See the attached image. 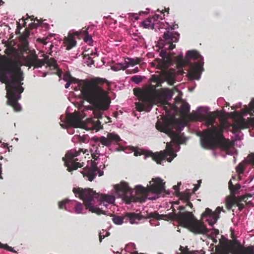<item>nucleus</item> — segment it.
<instances>
[{
    "mask_svg": "<svg viewBox=\"0 0 254 254\" xmlns=\"http://www.w3.org/2000/svg\"><path fill=\"white\" fill-rule=\"evenodd\" d=\"M66 83L65 85V88H68L70 85L72 86V84L73 83V81H66Z\"/></svg>",
    "mask_w": 254,
    "mask_h": 254,
    "instance_id": "obj_48",
    "label": "nucleus"
},
{
    "mask_svg": "<svg viewBox=\"0 0 254 254\" xmlns=\"http://www.w3.org/2000/svg\"><path fill=\"white\" fill-rule=\"evenodd\" d=\"M109 235V233L105 230H103L102 232H100L99 233V239L100 241L101 242L102 240Z\"/></svg>",
    "mask_w": 254,
    "mask_h": 254,
    "instance_id": "obj_39",
    "label": "nucleus"
},
{
    "mask_svg": "<svg viewBox=\"0 0 254 254\" xmlns=\"http://www.w3.org/2000/svg\"><path fill=\"white\" fill-rule=\"evenodd\" d=\"M127 14L129 15V17L131 19V20H133V19L137 20L138 19V16L137 13H128Z\"/></svg>",
    "mask_w": 254,
    "mask_h": 254,
    "instance_id": "obj_40",
    "label": "nucleus"
},
{
    "mask_svg": "<svg viewBox=\"0 0 254 254\" xmlns=\"http://www.w3.org/2000/svg\"><path fill=\"white\" fill-rule=\"evenodd\" d=\"M47 64L50 67H53L54 69H56L57 68V62L55 60L53 59H51L48 60L47 62Z\"/></svg>",
    "mask_w": 254,
    "mask_h": 254,
    "instance_id": "obj_36",
    "label": "nucleus"
},
{
    "mask_svg": "<svg viewBox=\"0 0 254 254\" xmlns=\"http://www.w3.org/2000/svg\"><path fill=\"white\" fill-rule=\"evenodd\" d=\"M178 27L177 24L173 26L168 25L167 29H168L164 32L163 38L164 39L165 44L163 46L164 50H162L159 56L163 59H165L167 57V50H172L175 48V45L173 44V42H177L179 39L180 34L177 32L170 31Z\"/></svg>",
    "mask_w": 254,
    "mask_h": 254,
    "instance_id": "obj_11",
    "label": "nucleus"
},
{
    "mask_svg": "<svg viewBox=\"0 0 254 254\" xmlns=\"http://www.w3.org/2000/svg\"><path fill=\"white\" fill-rule=\"evenodd\" d=\"M178 64L184 66L186 64L189 67V74L193 79H200L203 70V58L196 51H188L185 59H183V55L181 53L176 58Z\"/></svg>",
    "mask_w": 254,
    "mask_h": 254,
    "instance_id": "obj_10",
    "label": "nucleus"
},
{
    "mask_svg": "<svg viewBox=\"0 0 254 254\" xmlns=\"http://www.w3.org/2000/svg\"><path fill=\"white\" fill-rule=\"evenodd\" d=\"M71 88L80 91L79 95L96 108L93 112L94 116L101 118L103 112L108 109L111 102L108 92L95 83L77 79L73 81Z\"/></svg>",
    "mask_w": 254,
    "mask_h": 254,
    "instance_id": "obj_5",
    "label": "nucleus"
},
{
    "mask_svg": "<svg viewBox=\"0 0 254 254\" xmlns=\"http://www.w3.org/2000/svg\"><path fill=\"white\" fill-rule=\"evenodd\" d=\"M98 55L99 54L97 52V51H95L94 52H92L90 54L91 56H89L88 55L84 56L83 58L84 63L86 64L88 66L93 64H94V60H93V58H94L95 56H98Z\"/></svg>",
    "mask_w": 254,
    "mask_h": 254,
    "instance_id": "obj_25",
    "label": "nucleus"
},
{
    "mask_svg": "<svg viewBox=\"0 0 254 254\" xmlns=\"http://www.w3.org/2000/svg\"><path fill=\"white\" fill-rule=\"evenodd\" d=\"M185 126L183 121L175 117L165 119L162 122L158 121L156 123V128L165 132L171 139V142L167 143L166 149L156 153H151L152 159L157 164L163 165L166 160L171 162L176 157V152L180 149L179 144L186 141V139L181 133Z\"/></svg>",
    "mask_w": 254,
    "mask_h": 254,
    "instance_id": "obj_2",
    "label": "nucleus"
},
{
    "mask_svg": "<svg viewBox=\"0 0 254 254\" xmlns=\"http://www.w3.org/2000/svg\"><path fill=\"white\" fill-rule=\"evenodd\" d=\"M85 136L84 135L81 136L79 134H75L74 135V136L72 138V141L73 142H76L78 141H82V142H85Z\"/></svg>",
    "mask_w": 254,
    "mask_h": 254,
    "instance_id": "obj_32",
    "label": "nucleus"
},
{
    "mask_svg": "<svg viewBox=\"0 0 254 254\" xmlns=\"http://www.w3.org/2000/svg\"><path fill=\"white\" fill-rule=\"evenodd\" d=\"M0 248H3L4 249H5L8 251L12 252L14 253H16L17 252L13 250V248H12L11 247H9L7 244H2L0 242Z\"/></svg>",
    "mask_w": 254,
    "mask_h": 254,
    "instance_id": "obj_38",
    "label": "nucleus"
},
{
    "mask_svg": "<svg viewBox=\"0 0 254 254\" xmlns=\"http://www.w3.org/2000/svg\"><path fill=\"white\" fill-rule=\"evenodd\" d=\"M139 220V216L134 213H127L125 214V222L129 221L131 224H135L137 223Z\"/></svg>",
    "mask_w": 254,
    "mask_h": 254,
    "instance_id": "obj_22",
    "label": "nucleus"
},
{
    "mask_svg": "<svg viewBox=\"0 0 254 254\" xmlns=\"http://www.w3.org/2000/svg\"><path fill=\"white\" fill-rule=\"evenodd\" d=\"M242 106V103H239L238 105H237L235 107H232V109L234 110L236 108H239V107H240L241 106Z\"/></svg>",
    "mask_w": 254,
    "mask_h": 254,
    "instance_id": "obj_52",
    "label": "nucleus"
},
{
    "mask_svg": "<svg viewBox=\"0 0 254 254\" xmlns=\"http://www.w3.org/2000/svg\"><path fill=\"white\" fill-rule=\"evenodd\" d=\"M115 150H117V151H120V150H124V148L122 147H119L118 148H116Z\"/></svg>",
    "mask_w": 254,
    "mask_h": 254,
    "instance_id": "obj_56",
    "label": "nucleus"
},
{
    "mask_svg": "<svg viewBox=\"0 0 254 254\" xmlns=\"http://www.w3.org/2000/svg\"><path fill=\"white\" fill-rule=\"evenodd\" d=\"M174 219L177 221L180 226L188 228L195 234H207L209 232L213 242H217L215 237L219 234V230L215 229H208L201 221L196 219L193 214L189 211L178 212L173 214Z\"/></svg>",
    "mask_w": 254,
    "mask_h": 254,
    "instance_id": "obj_8",
    "label": "nucleus"
},
{
    "mask_svg": "<svg viewBox=\"0 0 254 254\" xmlns=\"http://www.w3.org/2000/svg\"><path fill=\"white\" fill-rule=\"evenodd\" d=\"M147 13V12H144V11H140L139 12V14H146Z\"/></svg>",
    "mask_w": 254,
    "mask_h": 254,
    "instance_id": "obj_60",
    "label": "nucleus"
},
{
    "mask_svg": "<svg viewBox=\"0 0 254 254\" xmlns=\"http://www.w3.org/2000/svg\"><path fill=\"white\" fill-rule=\"evenodd\" d=\"M254 98H253L250 103L249 107L247 106H245V108L243 112V115L244 116L247 115H250L251 116H254ZM251 123L253 126H254V117L252 118Z\"/></svg>",
    "mask_w": 254,
    "mask_h": 254,
    "instance_id": "obj_20",
    "label": "nucleus"
},
{
    "mask_svg": "<svg viewBox=\"0 0 254 254\" xmlns=\"http://www.w3.org/2000/svg\"><path fill=\"white\" fill-rule=\"evenodd\" d=\"M188 204L190 206H192V203H191L190 202H188Z\"/></svg>",
    "mask_w": 254,
    "mask_h": 254,
    "instance_id": "obj_61",
    "label": "nucleus"
},
{
    "mask_svg": "<svg viewBox=\"0 0 254 254\" xmlns=\"http://www.w3.org/2000/svg\"><path fill=\"white\" fill-rule=\"evenodd\" d=\"M44 65V64L41 62V61H37L35 62V63H34V66L35 67H41L43 65Z\"/></svg>",
    "mask_w": 254,
    "mask_h": 254,
    "instance_id": "obj_44",
    "label": "nucleus"
},
{
    "mask_svg": "<svg viewBox=\"0 0 254 254\" xmlns=\"http://www.w3.org/2000/svg\"><path fill=\"white\" fill-rule=\"evenodd\" d=\"M36 20L38 22L37 23H31L29 24V26L32 28H37L40 25H42L43 28L48 29L49 28V25L46 23H41L40 20L37 18Z\"/></svg>",
    "mask_w": 254,
    "mask_h": 254,
    "instance_id": "obj_31",
    "label": "nucleus"
},
{
    "mask_svg": "<svg viewBox=\"0 0 254 254\" xmlns=\"http://www.w3.org/2000/svg\"><path fill=\"white\" fill-rule=\"evenodd\" d=\"M113 222L116 225H121L125 221V215L124 216L113 215L112 217Z\"/></svg>",
    "mask_w": 254,
    "mask_h": 254,
    "instance_id": "obj_27",
    "label": "nucleus"
},
{
    "mask_svg": "<svg viewBox=\"0 0 254 254\" xmlns=\"http://www.w3.org/2000/svg\"><path fill=\"white\" fill-rule=\"evenodd\" d=\"M229 189L231 191L233 190V188H234V185H233L232 182V179L229 182Z\"/></svg>",
    "mask_w": 254,
    "mask_h": 254,
    "instance_id": "obj_47",
    "label": "nucleus"
},
{
    "mask_svg": "<svg viewBox=\"0 0 254 254\" xmlns=\"http://www.w3.org/2000/svg\"><path fill=\"white\" fill-rule=\"evenodd\" d=\"M238 206L239 207V209L240 211L242 210L244 207V205L243 203H238Z\"/></svg>",
    "mask_w": 254,
    "mask_h": 254,
    "instance_id": "obj_50",
    "label": "nucleus"
},
{
    "mask_svg": "<svg viewBox=\"0 0 254 254\" xmlns=\"http://www.w3.org/2000/svg\"><path fill=\"white\" fill-rule=\"evenodd\" d=\"M92 140L95 144L91 148L90 151L92 158L97 162H91L89 165H87L82 172L83 176L87 177L90 181H92L97 174L99 176L103 175V171L101 169L103 170L105 168L107 161V156L105 155V147L109 148L112 143L119 145V142L122 141L120 137L114 132L108 133L106 137L94 136Z\"/></svg>",
    "mask_w": 254,
    "mask_h": 254,
    "instance_id": "obj_4",
    "label": "nucleus"
},
{
    "mask_svg": "<svg viewBox=\"0 0 254 254\" xmlns=\"http://www.w3.org/2000/svg\"><path fill=\"white\" fill-rule=\"evenodd\" d=\"M198 187H199V186H195V187H194V189H193V192H195V191H196V190H197L198 189Z\"/></svg>",
    "mask_w": 254,
    "mask_h": 254,
    "instance_id": "obj_55",
    "label": "nucleus"
},
{
    "mask_svg": "<svg viewBox=\"0 0 254 254\" xmlns=\"http://www.w3.org/2000/svg\"><path fill=\"white\" fill-rule=\"evenodd\" d=\"M83 33L85 34V36L84 37V41L88 43L89 44H90L91 43L93 42L92 38L91 35H89L87 30H83L82 31Z\"/></svg>",
    "mask_w": 254,
    "mask_h": 254,
    "instance_id": "obj_33",
    "label": "nucleus"
},
{
    "mask_svg": "<svg viewBox=\"0 0 254 254\" xmlns=\"http://www.w3.org/2000/svg\"><path fill=\"white\" fill-rule=\"evenodd\" d=\"M73 192L75 196H78L84 202L86 210H89L97 214H105V211L93 204L95 199H97L99 202V205L104 206L106 208L109 204H113L115 200L113 195L107 194H100L96 193L90 189L74 188Z\"/></svg>",
    "mask_w": 254,
    "mask_h": 254,
    "instance_id": "obj_7",
    "label": "nucleus"
},
{
    "mask_svg": "<svg viewBox=\"0 0 254 254\" xmlns=\"http://www.w3.org/2000/svg\"><path fill=\"white\" fill-rule=\"evenodd\" d=\"M179 186H174L173 187V189L175 190L176 192H178L179 191Z\"/></svg>",
    "mask_w": 254,
    "mask_h": 254,
    "instance_id": "obj_53",
    "label": "nucleus"
},
{
    "mask_svg": "<svg viewBox=\"0 0 254 254\" xmlns=\"http://www.w3.org/2000/svg\"><path fill=\"white\" fill-rule=\"evenodd\" d=\"M221 211H224L222 207H218L215 211L207 208L202 214V217L206 219L209 225L213 226L219 218V214Z\"/></svg>",
    "mask_w": 254,
    "mask_h": 254,
    "instance_id": "obj_13",
    "label": "nucleus"
},
{
    "mask_svg": "<svg viewBox=\"0 0 254 254\" xmlns=\"http://www.w3.org/2000/svg\"><path fill=\"white\" fill-rule=\"evenodd\" d=\"M165 14H163L162 11H160V14H155L152 18H148L146 20H144L142 23V25L144 28L155 29L157 28L159 30L162 27H160V25H158L157 23H155V21H157L159 19H162L164 17Z\"/></svg>",
    "mask_w": 254,
    "mask_h": 254,
    "instance_id": "obj_14",
    "label": "nucleus"
},
{
    "mask_svg": "<svg viewBox=\"0 0 254 254\" xmlns=\"http://www.w3.org/2000/svg\"><path fill=\"white\" fill-rule=\"evenodd\" d=\"M126 69L124 62L122 63H116L111 66V69L115 71H117L121 69L125 70Z\"/></svg>",
    "mask_w": 254,
    "mask_h": 254,
    "instance_id": "obj_29",
    "label": "nucleus"
},
{
    "mask_svg": "<svg viewBox=\"0 0 254 254\" xmlns=\"http://www.w3.org/2000/svg\"><path fill=\"white\" fill-rule=\"evenodd\" d=\"M152 107L151 101L147 98H144L141 102L135 103V108L139 112L143 111L149 112Z\"/></svg>",
    "mask_w": 254,
    "mask_h": 254,
    "instance_id": "obj_16",
    "label": "nucleus"
},
{
    "mask_svg": "<svg viewBox=\"0 0 254 254\" xmlns=\"http://www.w3.org/2000/svg\"><path fill=\"white\" fill-rule=\"evenodd\" d=\"M121 16L122 17H124L126 16V15L125 14H123L122 15H121Z\"/></svg>",
    "mask_w": 254,
    "mask_h": 254,
    "instance_id": "obj_63",
    "label": "nucleus"
},
{
    "mask_svg": "<svg viewBox=\"0 0 254 254\" xmlns=\"http://www.w3.org/2000/svg\"><path fill=\"white\" fill-rule=\"evenodd\" d=\"M22 19V21L23 22V24L22 26H21V25L19 22H17V29H16L17 31V30L19 31L23 27H25L26 25V22L25 21L26 19H24V18H23Z\"/></svg>",
    "mask_w": 254,
    "mask_h": 254,
    "instance_id": "obj_43",
    "label": "nucleus"
},
{
    "mask_svg": "<svg viewBox=\"0 0 254 254\" xmlns=\"http://www.w3.org/2000/svg\"><path fill=\"white\" fill-rule=\"evenodd\" d=\"M248 161L251 163L254 167V153L250 155L248 157Z\"/></svg>",
    "mask_w": 254,
    "mask_h": 254,
    "instance_id": "obj_41",
    "label": "nucleus"
},
{
    "mask_svg": "<svg viewBox=\"0 0 254 254\" xmlns=\"http://www.w3.org/2000/svg\"><path fill=\"white\" fill-rule=\"evenodd\" d=\"M245 162H241L240 163L236 168V172L238 174V177L239 179H241V175L243 174L244 173Z\"/></svg>",
    "mask_w": 254,
    "mask_h": 254,
    "instance_id": "obj_30",
    "label": "nucleus"
},
{
    "mask_svg": "<svg viewBox=\"0 0 254 254\" xmlns=\"http://www.w3.org/2000/svg\"><path fill=\"white\" fill-rule=\"evenodd\" d=\"M150 224L151 225L157 226L159 225V222L155 220L153 222H150Z\"/></svg>",
    "mask_w": 254,
    "mask_h": 254,
    "instance_id": "obj_51",
    "label": "nucleus"
},
{
    "mask_svg": "<svg viewBox=\"0 0 254 254\" xmlns=\"http://www.w3.org/2000/svg\"><path fill=\"white\" fill-rule=\"evenodd\" d=\"M189 195H185L184 196V199H186L187 201H188L189 199Z\"/></svg>",
    "mask_w": 254,
    "mask_h": 254,
    "instance_id": "obj_54",
    "label": "nucleus"
},
{
    "mask_svg": "<svg viewBox=\"0 0 254 254\" xmlns=\"http://www.w3.org/2000/svg\"><path fill=\"white\" fill-rule=\"evenodd\" d=\"M81 151H83V149H80L79 151L71 149L66 153L64 157L63 158L64 165L67 168V170L68 172H71L83 166V163L78 162V159L76 158L79 155Z\"/></svg>",
    "mask_w": 254,
    "mask_h": 254,
    "instance_id": "obj_12",
    "label": "nucleus"
},
{
    "mask_svg": "<svg viewBox=\"0 0 254 254\" xmlns=\"http://www.w3.org/2000/svg\"><path fill=\"white\" fill-rule=\"evenodd\" d=\"M207 107L200 106L197 108L194 116L196 120L203 122L208 127L203 131H199L197 135L200 136L202 146L205 148L214 149L216 147H224L226 140L222 133V128L216 123L217 115L209 111Z\"/></svg>",
    "mask_w": 254,
    "mask_h": 254,
    "instance_id": "obj_3",
    "label": "nucleus"
},
{
    "mask_svg": "<svg viewBox=\"0 0 254 254\" xmlns=\"http://www.w3.org/2000/svg\"><path fill=\"white\" fill-rule=\"evenodd\" d=\"M176 72L174 69H170L164 73L165 80L170 85H173L175 82Z\"/></svg>",
    "mask_w": 254,
    "mask_h": 254,
    "instance_id": "obj_19",
    "label": "nucleus"
},
{
    "mask_svg": "<svg viewBox=\"0 0 254 254\" xmlns=\"http://www.w3.org/2000/svg\"><path fill=\"white\" fill-rule=\"evenodd\" d=\"M1 164L0 163V179L2 178L1 176Z\"/></svg>",
    "mask_w": 254,
    "mask_h": 254,
    "instance_id": "obj_58",
    "label": "nucleus"
},
{
    "mask_svg": "<svg viewBox=\"0 0 254 254\" xmlns=\"http://www.w3.org/2000/svg\"><path fill=\"white\" fill-rule=\"evenodd\" d=\"M141 60L138 58H127L125 59L124 64L125 68H127L129 66H133L135 65L138 64L140 63Z\"/></svg>",
    "mask_w": 254,
    "mask_h": 254,
    "instance_id": "obj_23",
    "label": "nucleus"
},
{
    "mask_svg": "<svg viewBox=\"0 0 254 254\" xmlns=\"http://www.w3.org/2000/svg\"><path fill=\"white\" fill-rule=\"evenodd\" d=\"M79 36V33L78 32L70 31L68 36L64 37L63 44L66 50H69L76 46L75 36L78 37Z\"/></svg>",
    "mask_w": 254,
    "mask_h": 254,
    "instance_id": "obj_15",
    "label": "nucleus"
},
{
    "mask_svg": "<svg viewBox=\"0 0 254 254\" xmlns=\"http://www.w3.org/2000/svg\"><path fill=\"white\" fill-rule=\"evenodd\" d=\"M223 102H225V103L226 104V106H229V104L228 103L225 102L223 98H219L217 100V103H218V104H220L222 103Z\"/></svg>",
    "mask_w": 254,
    "mask_h": 254,
    "instance_id": "obj_46",
    "label": "nucleus"
},
{
    "mask_svg": "<svg viewBox=\"0 0 254 254\" xmlns=\"http://www.w3.org/2000/svg\"><path fill=\"white\" fill-rule=\"evenodd\" d=\"M244 127V124L241 122H237L232 125V132L235 135L236 139H241L242 134L241 129Z\"/></svg>",
    "mask_w": 254,
    "mask_h": 254,
    "instance_id": "obj_18",
    "label": "nucleus"
},
{
    "mask_svg": "<svg viewBox=\"0 0 254 254\" xmlns=\"http://www.w3.org/2000/svg\"><path fill=\"white\" fill-rule=\"evenodd\" d=\"M130 246L132 247H134V244H131Z\"/></svg>",
    "mask_w": 254,
    "mask_h": 254,
    "instance_id": "obj_64",
    "label": "nucleus"
},
{
    "mask_svg": "<svg viewBox=\"0 0 254 254\" xmlns=\"http://www.w3.org/2000/svg\"><path fill=\"white\" fill-rule=\"evenodd\" d=\"M160 95L165 99L170 100L173 97V91L168 88H161L159 90Z\"/></svg>",
    "mask_w": 254,
    "mask_h": 254,
    "instance_id": "obj_24",
    "label": "nucleus"
},
{
    "mask_svg": "<svg viewBox=\"0 0 254 254\" xmlns=\"http://www.w3.org/2000/svg\"><path fill=\"white\" fill-rule=\"evenodd\" d=\"M75 202L76 200L66 199L59 202V207L61 209L64 208L66 210L69 212H73Z\"/></svg>",
    "mask_w": 254,
    "mask_h": 254,
    "instance_id": "obj_17",
    "label": "nucleus"
},
{
    "mask_svg": "<svg viewBox=\"0 0 254 254\" xmlns=\"http://www.w3.org/2000/svg\"><path fill=\"white\" fill-rule=\"evenodd\" d=\"M152 182L153 183L151 184L150 182V186L147 188L141 185L136 186L135 190H131L126 182L116 185L115 189L117 195L126 200L127 203L133 201L135 195H141L148 199L155 200L165 190V185L159 178L152 179Z\"/></svg>",
    "mask_w": 254,
    "mask_h": 254,
    "instance_id": "obj_6",
    "label": "nucleus"
},
{
    "mask_svg": "<svg viewBox=\"0 0 254 254\" xmlns=\"http://www.w3.org/2000/svg\"><path fill=\"white\" fill-rule=\"evenodd\" d=\"M240 189H241V185L240 184H237L234 186V188H233V190H232L231 191L233 193H236Z\"/></svg>",
    "mask_w": 254,
    "mask_h": 254,
    "instance_id": "obj_45",
    "label": "nucleus"
},
{
    "mask_svg": "<svg viewBox=\"0 0 254 254\" xmlns=\"http://www.w3.org/2000/svg\"><path fill=\"white\" fill-rule=\"evenodd\" d=\"M138 71H139L138 68L137 67H136L131 70L127 69L126 70V73L127 74L135 73L138 72Z\"/></svg>",
    "mask_w": 254,
    "mask_h": 254,
    "instance_id": "obj_42",
    "label": "nucleus"
},
{
    "mask_svg": "<svg viewBox=\"0 0 254 254\" xmlns=\"http://www.w3.org/2000/svg\"><path fill=\"white\" fill-rule=\"evenodd\" d=\"M23 79V73L19 62L12 58L0 56V81L6 84L7 104L12 107L16 112L21 110L18 100L20 99L21 94L24 91L22 86Z\"/></svg>",
    "mask_w": 254,
    "mask_h": 254,
    "instance_id": "obj_1",
    "label": "nucleus"
},
{
    "mask_svg": "<svg viewBox=\"0 0 254 254\" xmlns=\"http://www.w3.org/2000/svg\"><path fill=\"white\" fill-rule=\"evenodd\" d=\"M175 100L176 103H178V102H182L180 106L181 114L184 116H186L188 114L190 111V105L186 102H183L182 99L179 97L176 98Z\"/></svg>",
    "mask_w": 254,
    "mask_h": 254,
    "instance_id": "obj_21",
    "label": "nucleus"
},
{
    "mask_svg": "<svg viewBox=\"0 0 254 254\" xmlns=\"http://www.w3.org/2000/svg\"><path fill=\"white\" fill-rule=\"evenodd\" d=\"M46 74H47V73L46 72H43L42 76L45 77V76H46Z\"/></svg>",
    "mask_w": 254,
    "mask_h": 254,
    "instance_id": "obj_59",
    "label": "nucleus"
},
{
    "mask_svg": "<svg viewBox=\"0 0 254 254\" xmlns=\"http://www.w3.org/2000/svg\"><path fill=\"white\" fill-rule=\"evenodd\" d=\"M185 209V207L183 206H179V209H180V210H183Z\"/></svg>",
    "mask_w": 254,
    "mask_h": 254,
    "instance_id": "obj_57",
    "label": "nucleus"
},
{
    "mask_svg": "<svg viewBox=\"0 0 254 254\" xmlns=\"http://www.w3.org/2000/svg\"><path fill=\"white\" fill-rule=\"evenodd\" d=\"M158 63L157 64V68L161 69V70H164L166 68L167 63L166 61L164 60H158Z\"/></svg>",
    "mask_w": 254,
    "mask_h": 254,
    "instance_id": "obj_34",
    "label": "nucleus"
},
{
    "mask_svg": "<svg viewBox=\"0 0 254 254\" xmlns=\"http://www.w3.org/2000/svg\"><path fill=\"white\" fill-rule=\"evenodd\" d=\"M143 80V77L140 75H134L130 77V80L136 84H139Z\"/></svg>",
    "mask_w": 254,
    "mask_h": 254,
    "instance_id": "obj_35",
    "label": "nucleus"
},
{
    "mask_svg": "<svg viewBox=\"0 0 254 254\" xmlns=\"http://www.w3.org/2000/svg\"><path fill=\"white\" fill-rule=\"evenodd\" d=\"M63 79L65 81H73L76 80V79L72 77L68 72H66L64 74Z\"/></svg>",
    "mask_w": 254,
    "mask_h": 254,
    "instance_id": "obj_37",
    "label": "nucleus"
},
{
    "mask_svg": "<svg viewBox=\"0 0 254 254\" xmlns=\"http://www.w3.org/2000/svg\"><path fill=\"white\" fill-rule=\"evenodd\" d=\"M73 211L77 214L85 213L86 212V211H84L82 204L77 201H76L75 204H74V209Z\"/></svg>",
    "mask_w": 254,
    "mask_h": 254,
    "instance_id": "obj_26",
    "label": "nucleus"
},
{
    "mask_svg": "<svg viewBox=\"0 0 254 254\" xmlns=\"http://www.w3.org/2000/svg\"><path fill=\"white\" fill-rule=\"evenodd\" d=\"M3 2L2 1V0H0V5H2Z\"/></svg>",
    "mask_w": 254,
    "mask_h": 254,
    "instance_id": "obj_62",
    "label": "nucleus"
},
{
    "mask_svg": "<svg viewBox=\"0 0 254 254\" xmlns=\"http://www.w3.org/2000/svg\"><path fill=\"white\" fill-rule=\"evenodd\" d=\"M253 179H254V176H250L249 177V179L246 180L245 183V184H249V183H250L252 181Z\"/></svg>",
    "mask_w": 254,
    "mask_h": 254,
    "instance_id": "obj_49",
    "label": "nucleus"
},
{
    "mask_svg": "<svg viewBox=\"0 0 254 254\" xmlns=\"http://www.w3.org/2000/svg\"><path fill=\"white\" fill-rule=\"evenodd\" d=\"M95 117H96L95 116ZM99 118L89 119L87 123L82 121L81 115L78 113L75 114L66 113L65 116L62 115L60 119L63 124L61 126L64 128H66L67 132L72 134L75 132L74 128H81L86 130H95L98 131L101 128V123L98 120Z\"/></svg>",
    "mask_w": 254,
    "mask_h": 254,
    "instance_id": "obj_9",
    "label": "nucleus"
},
{
    "mask_svg": "<svg viewBox=\"0 0 254 254\" xmlns=\"http://www.w3.org/2000/svg\"><path fill=\"white\" fill-rule=\"evenodd\" d=\"M180 250L181 252H177L176 254H205V253L203 251H186L184 249L183 247L182 246H180Z\"/></svg>",
    "mask_w": 254,
    "mask_h": 254,
    "instance_id": "obj_28",
    "label": "nucleus"
}]
</instances>
